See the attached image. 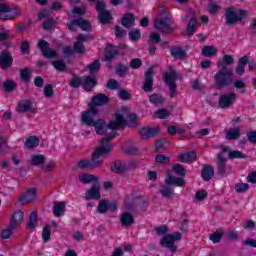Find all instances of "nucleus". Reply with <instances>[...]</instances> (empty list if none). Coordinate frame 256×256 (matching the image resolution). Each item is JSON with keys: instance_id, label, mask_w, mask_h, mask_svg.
<instances>
[{"instance_id": "obj_1", "label": "nucleus", "mask_w": 256, "mask_h": 256, "mask_svg": "<svg viewBox=\"0 0 256 256\" xmlns=\"http://www.w3.org/2000/svg\"><path fill=\"white\" fill-rule=\"evenodd\" d=\"M113 149V144L109 141V138H103L101 144L92 153V160L82 159L78 161V169H95L103 165V161L100 159L109 155Z\"/></svg>"}, {"instance_id": "obj_2", "label": "nucleus", "mask_w": 256, "mask_h": 256, "mask_svg": "<svg viewBox=\"0 0 256 256\" xmlns=\"http://www.w3.org/2000/svg\"><path fill=\"white\" fill-rule=\"evenodd\" d=\"M126 119H128L129 127H135L138 123L137 115L129 114V109L123 107L115 114L114 119L108 124V128L111 131V136L107 137L106 139L111 141V139L115 137L114 131H117V129H121L127 125Z\"/></svg>"}, {"instance_id": "obj_3", "label": "nucleus", "mask_w": 256, "mask_h": 256, "mask_svg": "<svg viewBox=\"0 0 256 256\" xmlns=\"http://www.w3.org/2000/svg\"><path fill=\"white\" fill-rule=\"evenodd\" d=\"M97 115H99V109L89 106L88 110L82 112L81 121L84 125H88V127H94L97 135H105L109 125L103 119L95 121Z\"/></svg>"}, {"instance_id": "obj_4", "label": "nucleus", "mask_w": 256, "mask_h": 256, "mask_svg": "<svg viewBox=\"0 0 256 256\" xmlns=\"http://www.w3.org/2000/svg\"><path fill=\"white\" fill-rule=\"evenodd\" d=\"M173 20L171 18V13H169V9L165 6H161L157 12V18L154 22V27L158 31L162 33H173V28H171V24Z\"/></svg>"}, {"instance_id": "obj_5", "label": "nucleus", "mask_w": 256, "mask_h": 256, "mask_svg": "<svg viewBox=\"0 0 256 256\" xmlns=\"http://www.w3.org/2000/svg\"><path fill=\"white\" fill-rule=\"evenodd\" d=\"M233 70L222 67L220 68L214 76L215 85L218 89H223L224 87H229L233 83Z\"/></svg>"}, {"instance_id": "obj_6", "label": "nucleus", "mask_w": 256, "mask_h": 256, "mask_svg": "<svg viewBox=\"0 0 256 256\" xmlns=\"http://www.w3.org/2000/svg\"><path fill=\"white\" fill-rule=\"evenodd\" d=\"M247 17V11L246 10H237L235 7H228L225 12V21L226 25L233 26L236 23H239L243 21V19H246Z\"/></svg>"}, {"instance_id": "obj_7", "label": "nucleus", "mask_w": 256, "mask_h": 256, "mask_svg": "<svg viewBox=\"0 0 256 256\" xmlns=\"http://www.w3.org/2000/svg\"><path fill=\"white\" fill-rule=\"evenodd\" d=\"M80 85H83L86 91H91V88L97 85V80L93 76H87L84 78H74L70 82V87H79Z\"/></svg>"}, {"instance_id": "obj_8", "label": "nucleus", "mask_w": 256, "mask_h": 256, "mask_svg": "<svg viewBox=\"0 0 256 256\" xmlns=\"http://www.w3.org/2000/svg\"><path fill=\"white\" fill-rule=\"evenodd\" d=\"M181 239H183V236L179 232L168 234L161 239L160 245L162 247H166L167 249H170L172 253H175L176 251L175 241H181Z\"/></svg>"}, {"instance_id": "obj_9", "label": "nucleus", "mask_w": 256, "mask_h": 256, "mask_svg": "<svg viewBox=\"0 0 256 256\" xmlns=\"http://www.w3.org/2000/svg\"><path fill=\"white\" fill-rule=\"evenodd\" d=\"M96 11L98 13L100 23H102V25H107L111 23V21L113 20V17L111 16V12L105 10L104 2H98L96 4Z\"/></svg>"}, {"instance_id": "obj_10", "label": "nucleus", "mask_w": 256, "mask_h": 256, "mask_svg": "<svg viewBox=\"0 0 256 256\" xmlns=\"http://www.w3.org/2000/svg\"><path fill=\"white\" fill-rule=\"evenodd\" d=\"M19 9H11L7 4H0V19L7 21L9 19H15L19 15Z\"/></svg>"}, {"instance_id": "obj_11", "label": "nucleus", "mask_w": 256, "mask_h": 256, "mask_svg": "<svg viewBox=\"0 0 256 256\" xmlns=\"http://www.w3.org/2000/svg\"><path fill=\"white\" fill-rule=\"evenodd\" d=\"M38 48L42 52V55H44V57L47 59H57V57H59L57 51L53 48H49V43H47L45 40L39 41Z\"/></svg>"}, {"instance_id": "obj_12", "label": "nucleus", "mask_w": 256, "mask_h": 256, "mask_svg": "<svg viewBox=\"0 0 256 256\" xmlns=\"http://www.w3.org/2000/svg\"><path fill=\"white\" fill-rule=\"evenodd\" d=\"M235 101H237V94H235V92H230L229 94L220 96L218 105L221 109H229Z\"/></svg>"}, {"instance_id": "obj_13", "label": "nucleus", "mask_w": 256, "mask_h": 256, "mask_svg": "<svg viewBox=\"0 0 256 256\" xmlns=\"http://www.w3.org/2000/svg\"><path fill=\"white\" fill-rule=\"evenodd\" d=\"M37 199V188H30L25 191L19 198L18 203L21 205H27V203H31V201H35Z\"/></svg>"}, {"instance_id": "obj_14", "label": "nucleus", "mask_w": 256, "mask_h": 256, "mask_svg": "<svg viewBox=\"0 0 256 256\" xmlns=\"http://www.w3.org/2000/svg\"><path fill=\"white\" fill-rule=\"evenodd\" d=\"M77 27H80L82 31H89V29H91V24L83 19H77L68 24V29L70 31H76Z\"/></svg>"}, {"instance_id": "obj_15", "label": "nucleus", "mask_w": 256, "mask_h": 256, "mask_svg": "<svg viewBox=\"0 0 256 256\" xmlns=\"http://www.w3.org/2000/svg\"><path fill=\"white\" fill-rule=\"evenodd\" d=\"M86 201L92 199H101V186L99 184H93L92 187L86 192L84 197Z\"/></svg>"}, {"instance_id": "obj_16", "label": "nucleus", "mask_w": 256, "mask_h": 256, "mask_svg": "<svg viewBox=\"0 0 256 256\" xmlns=\"http://www.w3.org/2000/svg\"><path fill=\"white\" fill-rule=\"evenodd\" d=\"M109 102V98L105 94H96L92 97V102L90 107L97 109V107H102V105H106Z\"/></svg>"}, {"instance_id": "obj_17", "label": "nucleus", "mask_w": 256, "mask_h": 256, "mask_svg": "<svg viewBox=\"0 0 256 256\" xmlns=\"http://www.w3.org/2000/svg\"><path fill=\"white\" fill-rule=\"evenodd\" d=\"M0 65L4 69H9L13 65V56H11V53L7 51L0 52Z\"/></svg>"}, {"instance_id": "obj_18", "label": "nucleus", "mask_w": 256, "mask_h": 256, "mask_svg": "<svg viewBox=\"0 0 256 256\" xmlns=\"http://www.w3.org/2000/svg\"><path fill=\"white\" fill-rule=\"evenodd\" d=\"M17 111L18 113H27V111L35 113V107L33 106V102H31L30 100H23L19 102Z\"/></svg>"}, {"instance_id": "obj_19", "label": "nucleus", "mask_w": 256, "mask_h": 256, "mask_svg": "<svg viewBox=\"0 0 256 256\" xmlns=\"http://www.w3.org/2000/svg\"><path fill=\"white\" fill-rule=\"evenodd\" d=\"M159 133V127H151V128H141L140 136L142 139H150V137H155Z\"/></svg>"}, {"instance_id": "obj_20", "label": "nucleus", "mask_w": 256, "mask_h": 256, "mask_svg": "<svg viewBox=\"0 0 256 256\" xmlns=\"http://www.w3.org/2000/svg\"><path fill=\"white\" fill-rule=\"evenodd\" d=\"M78 181L84 185H89V183H97V181H99V176L93 174H80L78 176Z\"/></svg>"}, {"instance_id": "obj_21", "label": "nucleus", "mask_w": 256, "mask_h": 256, "mask_svg": "<svg viewBox=\"0 0 256 256\" xmlns=\"http://www.w3.org/2000/svg\"><path fill=\"white\" fill-rule=\"evenodd\" d=\"M153 89V69H149L145 73V83L143 86V90L148 92Z\"/></svg>"}, {"instance_id": "obj_22", "label": "nucleus", "mask_w": 256, "mask_h": 256, "mask_svg": "<svg viewBox=\"0 0 256 256\" xmlns=\"http://www.w3.org/2000/svg\"><path fill=\"white\" fill-rule=\"evenodd\" d=\"M165 183L170 186L183 187V185H185V180L183 178L168 175L165 179Z\"/></svg>"}, {"instance_id": "obj_23", "label": "nucleus", "mask_w": 256, "mask_h": 256, "mask_svg": "<svg viewBox=\"0 0 256 256\" xmlns=\"http://www.w3.org/2000/svg\"><path fill=\"white\" fill-rule=\"evenodd\" d=\"M85 41H87V36L80 34L78 36L77 42L74 44V51L76 53H85V46H83V43H85Z\"/></svg>"}, {"instance_id": "obj_24", "label": "nucleus", "mask_w": 256, "mask_h": 256, "mask_svg": "<svg viewBox=\"0 0 256 256\" xmlns=\"http://www.w3.org/2000/svg\"><path fill=\"white\" fill-rule=\"evenodd\" d=\"M135 219L133 218V214L129 212L122 213L120 217V222L122 223L123 227H131L133 225Z\"/></svg>"}, {"instance_id": "obj_25", "label": "nucleus", "mask_w": 256, "mask_h": 256, "mask_svg": "<svg viewBox=\"0 0 256 256\" xmlns=\"http://www.w3.org/2000/svg\"><path fill=\"white\" fill-rule=\"evenodd\" d=\"M177 80V72H175V67H170V72L164 74V81L167 85H172Z\"/></svg>"}, {"instance_id": "obj_26", "label": "nucleus", "mask_w": 256, "mask_h": 256, "mask_svg": "<svg viewBox=\"0 0 256 256\" xmlns=\"http://www.w3.org/2000/svg\"><path fill=\"white\" fill-rule=\"evenodd\" d=\"M222 151L228 153L230 159H245V155L243 152L238 150H230L227 146L222 147Z\"/></svg>"}, {"instance_id": "obj_27", "label": "nucleus", "mask_w": 256, "mask_h": 256, "mask_svg": "<svg viewBox=\"0 0 256 256\" xmlns=\"http://www.w3.org/2000/svg\"><path fill=\"white\" fill-rule=\"evenodd\" d=\"M23 217H24L23 211L19 210V211L15 212L12 215V220L10 222V228L15 229V227H17V225H19V223L23 222Z\"/></svg>"}, {"instance_id": "obj_28", "label": "nucleus", "mask_w": 256, "mask_h": 256, "mask_svg": "<svg viewBox=\"0 0 256 256\" xmlns=\"http://www.w3.org/2000/svg\"><path fill=\"white\" fill-rule=\"evenodd\" d=\"M197 159V155L194 151L183 153L179 156L181 163H193Z\"/></svg>"}, {"instance_id": "obj_29", "label": "nucleus", "mask_w": 256, "mask_h": 256, "mask_svg": "<svg viewBox=\"0 0 256 256\" xmlns=\"http://www.w3.org/2000/svg\"><path fill=\"white\" fill-rule=\"evenodd\" d=\"M247 63H249V58L247 56H243L238 61V66L236 67V75H243L245 73V67H247Z\"/></svg>"}, {"instance_id": "obj_30", "label": "nucleus", "mask_w": 256, "mask_h": 256, "mask_svg": "<svg viewBox=\"0 0 256 256\" xmlns=\"http://www.w3.org/2000/svg\"><path fill=\"white\" fill-rule=\"evenodd\" d=\"M53 214L55 217H63V215H65V203L64 202L54 203Z\"/></svg>"}, {"instance_id": "obj_31", "label": "nucleus", "mask_w": 256, "mask_h": 256, "mask_svg": "<svg viewBox=\"0 0 256 256\" xmlns=\"http://www.w3.org/2000/svg\"><path fill=\"white\" fill-rule=\"evenodd\" d=\"M170 53L174 59H185L187 57V52H185L181 47L172 48Z\"/></svg>"}, {"instance_id": "obj_32", "label": "nucleus", "mask_w": 256, "mask_h": 256, "mask_svg": "<svg viewBox=\"0 0 256 256\" xmlns=\"http://www.w3.org/2000/svg\"><path fill=\"white\" fill-rule=\"evenodd\" d=\"M123 27L126 29H131V27L135 26V16L133 14H126L122 19Z\"/></svg>"}, {"instance_id": "obj_33", "label": "nucleus", "mask_w": 256, "mask_h": 256, "mask_svg": "<svg viewBox=\"0 0 256 256\" xmlns=\"http://www.w3.org/2000/svg\"><path fill=\"white\" fill-rule=\"evenodd\" d=\"M117 47L115 46H108L105 49V54L104 57L106 59V61H111L112 59H115V57H117Z\"/></svg>"}, {"instance_id": "obj_34", "label": "nucleus", "mask_w": 256, "mask_h": 256, "mask_svg": "<svg viewBox=\"0 0 256 256\" xmlns=\"http://www.w3.org/2000/svg\"><path fill=\"white\" fill-rule=\"evenodd\" d=\"M215 175V170L211 166H205L202 170V178L204 181H211Z\"/></svg>"}, {"instance_id": "obj_35", "label": "nucleus", "mask_w": 256, "mask_h": 256, "mask_svg": "<svg viewBox=\"0 0 256 256\" xmlns=\"http://www.w3.org/2000/svg\"><path fill=\"white\" fill-rule=\"evenodd\" d=\"M24 145L26 149H35V147H39V138L36 136H30Z\"/></svg>"}, {"instance_id": "obj_36", "label": "nucleus", "mask_w": 256, "mask_h": 256, "mask_svg": "<svg viewBox=\"0 0 256 256\" xmlns=\"http://www.w3.org/2000/svg\"><path fill=\"white\" fill-rule=\"evenodd\" d=\"M31 165L39 166L45 163V156L43 154H34L30 159Z\"/></svg>"}, {"instance_id": "obj_37", "label": "nucleus", "mask_w": 256, "mask_h": 256, "mask_svg": "<svg viewBox=\"0 0 256 256\" xmlns=\"http://www.w3.org/2000/svg\"><path fill=\"white\" fill-rule=\"evenodd\" d=\"M226 163H227V158H225L223 155L219 154L218 155V173L220 175H223L226 171Z\"/></svg>"}, {"instance_id": "obj_38", "label": "nucleus", "mask_w": 256, "mask_h": 256, "mask_svg": "<svg viewBox=\"0 0 256 256\" xmlns=\"http://www.w3.org/2000/svg\"><path fill=\"white\" fill-rule=\"evenodd\" d=\"M235 63V59L231 55H224L223 60H219L217 62V67L219 69L223 68V65H233Z\"/></svg>"}, {"instance_id": "obj_39", "label": "nucleus", "mask_w": 256, "mask_h": 256, "mask_svg": "<svg viewBox=\"0 0 256 256\" xmlns=\"http://www.w3.org/2000/svg\"><path fill=\"white\" fill-rule=\"evenodd\" d=\"M149 101L152 103V105L159 107V105H163V103H165V98L159 94H152L149 97Z\"/></svg>"}, {"instance_id": "obj_40", "label": "nucleus", "mask_w": 256, "mask_h": 256, "mask_svg": "<svg viewBox=\"0 0 256 256\" xmlns=\"http://www.w3.org/2000/svg\"><path fill=\"white\" fill-rule=\"evenodd\" d=\"M241 135V130L239 128H230L229 131L226 134V139L228 140H233V139H238Z\"/></svg>"}, {"instance_id": "obj_41", "label": "nucleus", "mask_w": 256, "mask_h": 256, "mask_svg": "<svg viewBox=\"0 0 256 256\" xmlns=\"http://www.w3.org/2000/svg\"><path fill=\"white\" fill-rule=\"evenodd\" d=\"M217 53V47L215 46H204L202 48V55L204 57H213Z\"/></svg>"}, {"instance_id": "obj_42", "label": "nucleus", "mask_w": 256, "mask_h": 256, "mask_svg": "<svg viewBox=\"0 0 256 256\" xmlns=\"http://www.w3.org/2000/svg\"><path fill=\"white\" fill-rule=\"evenodd\" d=\"M113 173H125L127 171V165L123 162H116L112 165Z\"/></svg>"}, {"instance_id": "obj_43", "label": "nucleus", "mask_w": 256, "mask_h": 256, "mask_svg": "<svg viewBox=\"0 0 256 256\" xmlns=\"http://www.w3.org/2000/svg\"><path fill=\"white\" fill-rule=\"evenodd\" d=\"M199 25V21L193 17L189 22H188V27H187V34L188 35H193L195 33V27Z\"/></svg>"}, {"instance_id": "obj_44", "label": "nucleus", "mask_w": 256, "mask_h": 256, "mask_svg": "<svg viewBox=\"0 0 256 256\" xmlns=\"http://www.w3.org/2000/svg\"><path fill=\"white\" fill-rule=\"evenodd\" d=\"M223 233L224 232L222 229L217 230L212 235H210V241H212L213 243H220L221 238L223 237Z\"/></svg>"}, {"instance_id": "obj_45", "label": "nucleus", "mask_w": 256, "mask_h": 256, "mask_svg": "<svg viewBox=\"0 0 256 256\" xmlns=\"http://www.w3.org/2000/svg\"><path fill=\"white\" fill-rule=\"evenodd\" d=\"M236 193H247L249 191V184L247 183H237L234 186Z\"/></svg>"}, {"instance_id": "obj_46", "label": "nucleus", "mask_w": 256, "mask_h": 256, "mask_svg": "<svg viewBox=\"0 0 256 256\" xmlns=\"http://www.w3.org/2000/svg\"><path fill=\"white\" fill-rule=\"evenodd\" d=\"M37 225V212H32L27 224L28 229H35Z\"/></svg>"}, {"instance_id": "obj_47", "label": "nucleus", "mask_w": 256, "mask_h": 256, "mask_svg": "<svg viewBox=\"0 0 256 256\" xmlns=\"http://www.w3.org/2000/svg\"><path fill=\"white\" fill-rule=\"evenodd\" d=\"M52 65L56 69V71H66L67 70V66L65 65V62L63 60L53 61Z\"/></svg>"}, {"instance_id": "obj_48", "label": "nucleus", "mask_w": 256, "mask_h": 256, "mask_svg": "<svg viewBox=\"0 0 256 256\" xmlns=\"http://www.w3.org/2000/svg\"><path fill=\"white\" fill-rule=\"evenodd\" d=\"M160 195L166 199H169L170 197H173V190L169 186H163L160 190Z\"/></svg>"}, {"instance_id": "obj_49", "label": "nucleus", "mask_w": 256, "mask_h": 256, "mask_svg": "<svg viewBox=\"0 0 256 256\" xmlns=\"http://www.w3.org/2000/svg\"><path fill=\"white\" fill-rule=\"evenodd\" d=\"M42 239L47 243L51 239V226H45L42 231Z\"/></svg>"}, {"instance_id": "obj_50", "label": "nucleus", "mask_w": 256, "mask_h": 256, "mask_svg": "<svg viewBox=\"0 0 256 256\" xmlns=\"http://www.w3.org/2000/svg\"><path fill=\"white\" fill-rule=\"evenodd\" d=\"M172 171H174V173L179 177H185V174H186L185 168H183L180 164H175L172 167Z\"/></svg>"}, {"instance_id": "obj_51", "label": "nucleus", "mask_w": 256, "mask_h": 256, "mask_svg": "<svg viewBox=\"0 0 256 256\" xmlns=\"http://www.w3.org/2000/svg\"><path fill=\"white\" fill-rule=\"evenodd\" d=\"M157 119H167L171 115L167 109H159L155 112Z\"/></svg>"}, {"instance_id": "obj_52", "label": "nucleus", "mask_w": 256, "mask_h": 256, "mask_svg": "<svg viewBox=\"0 0 256 256\" xmlns=\"http://www.w3.org/2000/svg\"><path fill=\"white\" fill-rule=\"evenodd\" d=\"M107 209H109V202L107 200H102L98 203L99 213H107Z\"/></svg>"}, {"instance_id": "obj_53", "label": "nucleus", "mask_w": 256, "mask_h": 256, "mask_svg": "<svg viewBox=\"0 0 256 256\" xmlns=\"http://www.w3.org/2000/svg\"><path fill=\"white\" fill-rule=\"evenodd\" d=\"M100 67H101V63L99 62V60H96L88 66V69L90 70L92 75H95V73L99 71Z\"/></svg>"}, {"instance_id": "obj_54", "label": "nucleus", "mask_w": 256, "mask_h": 256, "mask_svg": "<svg viewBox=\"0 0 256 256\" xmlns=\"http://www.w3.org/2000/svg\"><path fill=\"white\" fill-rule=\"evenodd\" d=\"M5 91L11 92L15 89L16 85L13 80H6L3 84Z\"/></svg>"}, {"instance_id": "obj_55", "label": "nucleus", "mask_w": 256, "mask_h": 256, "mask_svg": "<svg viewBox=\"0 0 256 256\" xmlns=\"http://www.w3.org/2000/svg\"><path fill=\"white\" fill-rule=\"evenodd\" d=\"M129 37L131 41H139L141 39V31L140 30H132L129 32Z\"/></svg>"}, {"instance_id": "obj_56", "label": "nucleus", "mask_w": 256, "mask_h": 256, "mask_svg": "<svg viewBox=\"0 0 256 256\" xmlns=\"http://www.w3.org/2000/svg\"><path fill=\"white\" fill-rule=\"evenodd\" d=\"M14 229H11V225L9 226L8 229H4L1 231V239H11V235L13 233Z\"/></svg>"}, {"instance_id": "obj_57", "label": "nucleus", "mask_w": 256, "mask_h": 256, "mask_svg": "<svg viewBox=\"0 0 256 256\" xmlns=\"http://www.w3.org/2000/svg\"><path fill=\"white\" fill-rule=\"evenodd\" d=\"M195 199H196V201H203V200L207 199V191L199 190L196 193Z\"/></svg>"}, {"instance_id": "obj_58", "label": "nucleus", "mask_w": 256, "mask_h": 256, "mask_svg": "<svg viewBox=\"0 0 256 256\" xmlns=\"http://www.w3.org/2000/svg\"><path fill=\"white\" fill-rule=\"evenodd\" d=\"M208 11H209V13H211V15H215V13H217V11H219V5H217L214 2H211L208 5Z\"/></svg>"}, {"instance_id": "obj_59", "label": "nucleus", "mask_w": 256, "mask_h": 256, "mask_svg": "<svg viewBox=\"0 0 256 256\" xmlns=\"http://www.w3.org/2000/svg\"><path fill=\"white\" fill-rule=\"evenodd\" d=\"M143 62H141V59L139 58H135L130 62V67L132 69H139V67H141Z\"/></svg>"}, {"instance_id": "obj_60", "label": "nucleus", "mask_w": 256, "mask_h": 256, "mask_svg": "<svg viewBox=\"0 0 256 256\" xmlns=\"http://www.w3.org/2000/svg\"><path fill=\"white\" fill-rule=\"evenodd\" d=\"M169 161H171L169 156H165V155H157L156 156L157 163H169Z\"/></svg>"}, {"instance_id": "obj_61", "label": "nucleus", "mask_w": 256, "mask_h": 256, "mask_svg": "<svg viewBox=\"0 0 256 256\" xmlns=\"http://www.w3.org/2000/svg\"><path fill=\"white\" fill-rule=\"evenodd\" d=\"M107 88L108 89H119V82H117V80L115 79H111L108 83H107Z\"/></svg>"}, {"instance_id": "obj_62", "label": "nucleus", "mask_w": 256, "mask_h": 256, "mask_svg": "<svg viewBox=\"0 0 256 256\" xmlns=\"http://www.w3.org/2000/svg\"><path fill=\"white\" fill-rule=\"evenodd\" d=\"M234 87L235 89H245V87H247V84L243 80H236L234 81Z\"/></svg>"}, {"instance_id": "obj_63", "label": "nucleus", "mask_w": 256, "mask_h": 256, "mask_svg": "<svg viewBox=\"0 0 256 256\" xmlns=\"http://www.w3.org/2000/svg\"><path fill=\"white\" fill-rule=\"evenodd\" d=\"M45 97H53V87L51 85H47L44 87Z\"/></svg>"}, {"instance_id": "obj_64", "label": "nucleus", "mask_w": 256, "mask_h": 256, "mask_svg": "<svg viewBox=\"0 0 256 256\" xmlns=\"http://www.w3.org/2000/svg\"><path fill=\"white\" fill-rule=\"evenodd\" d=\"M247 139L250 143H256V130L248 132Z\"/></svg>"}]
</instances>
